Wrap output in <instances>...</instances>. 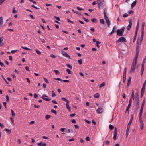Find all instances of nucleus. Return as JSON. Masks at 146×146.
<instances>
[{
  "label": "nucleus",
  "instance_id": "nucleus-1",
  "mask_svg": "<svg viewBox=\"0 0 146 146\" xmlns=\"http://www.w3.org/2000/svg\"><path fill=\"white\" fill-rule=\"evenodd\" d=\"M125 28L123 27L120 29H117V35L119 36H123V33L124 31Z\"/></svg>",
  "mask_w": 146,
  "mask_h": 146
},
{
  "label": "nucleus",
  "instance_id": "nucleus-2",
  "mask_svg": "<svg viewBox=\"0 0 146 146\" xmlns=\"http://www.w3.org/2000/svg\"><path fill=\"white\" fill-rule=\"evenodd\" d=\"M104 18L105 19V20L106 21V23L107 24V25L108 27H109L110 25V21L109 19H108V17H107L106 14V9H104Z\"/></svg>",
  "mask_w": 146,
  "mask_h": 146
},
{
  "label": "nucleus",
  "instance_id": "nucleus-3",
  "mask_svg": "<svg viewBox=\"0 0 146 146\" xmlns=\"http://www.w3.org/2000/svg\"><path fill=\"white\" fill-rule=\"evenodd\" d=\"M133 117V115H131L130 120L129 121V123H128V124L127 125V129L126 130H129V128L130 127V125L132 122Z\"/></svg>",
  "mask_w": 146,
  "mask_h": 146
},
{
  "label": "nucleus",
  "instance_id": "nucleus-4",
  "mask_svg": "<svg viewBox=\"0 0 146 146\" xmlns=\"http://www.w3.org/2000/svg\"><path fill=\"white\" fill-rule=\"evenodd\" d=\"M127 42L125 38L123 37H120L117 41L116 42Z\"/></svg>",
  "mask_w": 146,
  "mask_h": 146
},
{
  "label": "nucleus",
  "instance_id": "nucleus-5",
  "mask_svg": "<svg viewBox=\"0 0 146 146\" xmlns=\"http://www.w3.org/2000/svg\"><path fill=\"white\" fill-rule=\"evenodd\" d=\"M136 64L132 63L131 67L130 70V72L133 73L134 72L136 68Z\"/></svg>",
  "mask_w": 146,
  "mask_h": 146
},
{
  "label": "nucleus",
  "instance_id": "nucleus-6",
  "mask_svg": "<svg viewBox=\"0 0 146 146\" xmlns=\"http://www.w3.org/2000/svg\"><path fill=\"white\" fill-rule=\"evenodd\" d=\"M48 96L46 94H43L41 97V98L43 99L46 101H49L51 100V99L48 98Z\"/></svg>",
  "mask_w": 146,
  "mask_h": 146
},
{
  "label": "nucleus",
  "instance_id": "nucleus-7",
  "mask_svg": "<svg viewBox=\"0 0 146 146\" xmlns=\"http://www.w3.org/2000/svg\"><path fill=\"white\" fill-rule=\"evenodd\" d=\"M61 53L63 56L68 58L69 59H70V56L65 51H62Z\"/></svg>",
  "mask_w": 146,
  "mask_h": 146
},
{
  "label": "nucleus",
  "instance_id": "nucleus-8",
  "mask_svg": "<svg viewBox=\"0 0 146 146\" xmlns=\"http://www.w3.org/2000/svg\"><path fill=\"white\" fill-rule=\"evenodd\" d=\"M132 25V20H129V25L127 26V30H129L131 28Z\"/></svg>",
  "mask_w": 146,
  "mask_h": 146
},
{
  "label": "nucleus",
  "instance_id": "nucleus-9",
  "mask_svg": "<svg viewBox=\"0 0 146 146\" xmlns=\"http://www.w3.org/2000/svg\"><path fill=\"white\" fill-rule=\"evenodd\" d=\"M138 54H137V53H136L135 57L132 63V64H136V61H137V58L138 57Z\"/></svg>",
  "mask_w": 146,
  "mask_h": 146
},
{
  "label": "nucleus",
  "instance_id": "nucleus-10",
  "mask_svg": "<svg viewBox=\"0 0 146 146\" xmlns=\"http://www.w3.org/2000/svg\"><path fill=\"white\" fill-rule=\"evenodd\" d=\"M103 111V110L102 108H98L96 110L97 113L98 114L101 113Z\"/></svg>",
  "mask_w": 146,
  "mask_h": 146
},
{
  "label": "nucleus",
  "instance_id": "nucleus-11",
  "mask_svg": "<svg viewBox=\"0 0 146 146\" xmlns=\"http://www.w3.org/2000/svg\"><path fill=\"white\" fill-rule=\"evenodd\" d=\"M69 101L67 102H66V108L68 109L69 111H70V107L69 106Z\"/></svg>",
  "mask_w": 146,
  "mask_h": 146
},
{
  "label": "nucleus",
  "instance_id": "nucleus-12",
  "mask_svg": "<svg viewBox=\"0 0 146 146\" xmlns=\"http://www.w3.org/2000/svg\"><path fill=\"white\" fill-rule=\"evenodd\" d=\"M146 85V79L145 80L143 83V85L142 88L141 90H142V91H145V85Z\"/></svg>",
  "mask_w": 146,
  "mask_h": 146
},
{
  "label": "nucleus",
  "instance_id": "nucleus-13",
  "mask_svg": "<svg viewBox=\"0 0 146 146\" xmlns=\"http://www.w3.org/2000/svg\"><path fill=\"white\" fill-rule=\"evenodd\" d=\"M136 3V1L135 0L134 1H133L131 4V8L132 9L134 6H135Z\"/></svg>",
  "mask_w": 146,
  "mask_h": 146
},
{
  "label": "nucleus",
  "instance_id": "nucleus-14",
  "mask_svg": "<svg viewBox=\"0 0 146 146\" xmlns=\"http://www.w3.org/2000/svg\"><path fill=\"white\" fill-rule=\"evenodd\" d=\"M72 11L73 12H74L75 13H76L78 14L79 16H82V15H81V13H79L78 11H75L74 9H72Z\"/></svg>",
  "mask_w": 146,
  "mask_h": 146
},
{
  "label": "nucleus",
  "instance_id": "nucleus-15",
  "mask_svg": "<svg viewBox=\"0 0 146 146\" xmlns=\"http://www.w3.org/2000/svg\"><path fill=\"white\" fill-rule=\"evenodd\" d=\"M105 85V83L104 82L102 83L99 86V88H101L102 87L104 86Z\"/></svg>",
  "mask_w": 146,
  "mask_h": 146
},
{
  "label": "nucleus",
  "instance_id": "nucleus-16",
  "mask_svg": "<svg viewBox=\"0 0 146 146\" xmlns=\"http://www.w3.org/2000/svg\"><path fill=\"white\" fill-rule=\"evenodd\" d=\"M3 23V19L2 17H0V27Z\"/></svg>",
  "mask_w": 146,
  "mask_h": 146
},
{
  "label": "nucleus",
  "instance_id": "nucleus-17",
  "mask_svg": "<svg viewBox=\"0 0 146 146\" xmlns=\"http://www.w3.org/2000/svg\"><path fill=\"white\" fill-rule=\"evenodd\" d=\"M145 22H143L142 23V27H141V31H144V27L145 25Z\"/></svg>",
  "mask_w": 146,
  "mask_h": 146
},
{
  "label": "nucleus",
  "instance_id": "nucleus-18",
  "mask_svg": "<svg viewBox=\"0 0 146 146\" xmlns=\"http://www.w3.org/2000/svg\"><path fill=\"white\" fill-rule=\"evenodd\" d=\"M134 92V90H132L131 94V98H132L133 100H134L135 98Z\"/></svg>",
  "mask_w": 146,
  "mask_h": 146
},
{
  "label": "nucleus",
  "instance_id": "nucleus-19",
  "mask_svg": "<svg viewBox=\"0 0 146 146\" xmlns=\"http://www.w3.org/2000/svg\"><path fill=\"white\" fill-rule=\"evenodd\" d=\"M100 23L102 24H104L105 23V22L103 19H100Z\"/></svg>",
  "mask_w": 146,
  "mask_h": 146
},
{
  "label": "nucleus",
  "instance_id": "nucleus-20",
  "mask_svg": "<svg viewBox=\"0 0 146 146\" xmlns=\"http://www.w3.org/2000/svg\"><path fill=\"white\" fill-rule=\"evenodd\" d=\"M144 36V31H141V39L142 40Z\"/></svg>",
  "mask_w": 146,
  "mask_h": 146
},
{
  "label": "nucleus",
  "instance_id": "nucleus-21",
  "mask_svg": "<svg viewBox=\"0 0 146 146\" xmlns=\"http://www.w3.org/2000/svg\"><path fill=\"white\" fill-rule=\"evenodd\" d=\"M51 115H46L45 118L46 119L48 120L51 117Z\"/></svg>",
  "mask_w": 146,
  "mask_h": 146
},
{
  "label": "nucleus",
  "instance_id": "nucleus-22",
  "mask_svg": "<svg viewBox=\"0 0 146 146\" xmlns=\"http://www.w3.org/2000/svg\"><path fill=\"white\" fill-rule=\"evenodd\" d=\"M145 103V101H144V100H143V101L142 104H141V109L143 110V106H144V105Z\"/></svg>",
  "mask_w": 146,
  "mask_h": 146
},
{
  "label": "nucleus",
  "instance_id": "nucleus-23",
  "mask_svg": "<svg viewBox=\"0 0 146 146\" xmlns=\"http://www.w3.org/2000/svg\"><path fill=\"white\" fill-rule=\"evenodd\" d=\"M15 7H13V8L12 13L13 14L17 13V11L15 10Z\"/></svg>",
  "mask_w": 146,
  "mask_h": 146
},
{
  "label": "nucleus",
  "instance_id": "nucleus-24",
  "mask_svg": "<svg viewBox=\"0 0 146 146\" xmlns=\"http://www.w3.org/2000/svg\"><path fill=\"white\" fill-rule=\"evenodd\" d=\"M91 20L92 22L94 23H96L97 21V19L96 18L92 19H91Z\"/></svg>",
  "mask_w": 146,
  "mask_h": 146
},
{
  "label": "nucleus",
  "instance_id": "nucleus-25",
  "mask_svg": "<svg viewBox=\"0 0 146 146\" xmlns=\"http://www.w3.org/2000/svg\"><path fill=\"white\" fill-rule=\"evenodd\" d=\"M96 42V46L98 48H99L100 47V46L98 45V44H100V42L98 41H97Z\"/></svg>",
  "mask_w": 146,
  "mask_h": 146
},
{
  "label": "nucleus",
  "instance_id": "nucleus-26",
  "mask_svg": "<svg viewBox=\"0 0 146 146\" xmlns=\"http://www.w3.org/2000/svg\"><path fill=\"white\" fill-rule=\"evenodd\" d=\"M143 110L141 109L139 113V117H141L143 113Z\"/></svg>",
  "mask_w": 146,
  "mask_h": 146
},
{
  "label": "nucleus",
  "instance_id": "nucleus-27",
  "mask_svg": "<svg viewBox=\"0 0 146 146\" xmlns=\"http://www.w3.org/2000/svg\"><path fill=\"white\" fill-rule=\"evenodd\" d=\"M136 53H137V54H138L139 52V46L137 45L136 46Z\"/></svg>",
  "mask_w": 146,
  "mask_h": 146
},
{
  "label": "nucleus",
  "instance_id": "nucleus-28",
  "mask_svg": "<svg viewBox=\"0 0 146 146\" xmlns=\"http://www.w3.org/2000/svg\"><path fill=\"white\" fill-rule=\"evenodd\" d=\"M51 112L54 113L55 115H57V112L56 110H51Z\"/></svg>",
  "mask_w": 146,
  "mask_h": 146
},
{
  "label": "nucleus",
  "instance_id": "nucleus-29",
  "mask_svg": "<svg viewBox=\"0 0 146 146\" xmlns=\"http://www.w3.org/2000/svg\"><path fill=\"white\" fill-rule=\"evenodd\" d=\"M4 130H5L9 134H10L11 133V131L10 129H8L7 128H5Z\"/></svg>",
  "mask_w": 146,
  "mask_h": 146
},
{
  "label": "nucleus",
  "instance_id": "nucleus-30",
  "mask_svg": "<svg viewBox=\"0 0 146 146\" xmlns=\"http://www.w3.org/2000/svg\"><path fill=\"white\" fill-rule=\"evenodd\" d=\"M2 78L4 79L5 82H6L7 84H9V82L7 81L6 79L4 78L3 76V75H1Z\"/></svg>",
  "mask_w": 146,
  "mask_h": 146
},
{
  "label": "nucleus",
  "instance_id": "nucleus-31",
  "mask_svg": "<svg viewBox=\"0 0 146 146\" xmlns=\"http://www.w3.org/2000/svg\"><path fill=\"white\" fill-rule=\"evenodd\" d=\"M43 79H44V81H45V82L47 83H49V82L48 81V80L47 79H46V78H45L44 77H43Z\"/></svg>",
  "mask_w": 146,
  "mask_h": 146
},
{
  "label": "nucleus",
  "instance_id": "nucleus-32",
  "mask_svg": "<svg viewBox=\"0 0 146 146\" xmlns=\"http://www.w3.org/2000/svg\"><path fill=\"white\" fill-rule=\"evenodd\" d=\"M109 128L110 130H112L114 128V127L111 125L110 124L109 125Z\"/></svg>",
  "mask_w": 146,
  "mask_h": 146
},
{
  "label": "nucleus",
  "instance_id": "nucleus-33",
  "mask_svg": "<svg viewBox=\"0 0 146 146\" xmlns=\"http://www.w3.org/2000/svg\"><path fill=\"white\" fill-rule=\"evenodd\" d=\"M67 131L68 133H73V131L72 129H68Z\"/></svg>",
  "mask_w": 146,
  "mask_h": 146
},
{
  "label": "nucleus",
  "instance_id": "nucleus-34",
  "mask_svg": "<svg viewBox=\"0 0 146 146\" xmlns=\"http://www.w3.org/2000/svg\"><path fill=\"white\" fill-rule=\"evenodd\" d=\"M131 106V104H128V106L127 108V109H126V111H125V113H126L127 111H128L129 109V108H130V106Z\"/></svg>",
  "mask_w": 146,
  "mask_h": 146
},
{
  "label": "nucleus",
  "instance_id": "nucleus-35",
  "mask_svg": "<svg viewBox=\"0 0 146 146\" xmlns=\"http://www.w3.org/2000/svg\"><path fill=\"white\" fill-rule=\"evenodd\" d=\"M78 63L80 64H81L82 63V60L81 59L78 60Z\"/></svg>",
  "mask_w": 146,
  "mask_h": 146
},
{
  "label": "nucleus",
  "instance_id": "nucleus-36",
  "mask_svg": "<svg viewBox=\"0 0 146 146\" xmlns=\"http://www.w3.org/2000/svg\"><path fill=\"white\" fill-rule=\"evenodd\" d=\"M52 97H55L56 96V95L53 91H52Z\"/></svg>",
  "mask_w": 146,
  "mask_h": 146
},
{
  "label": "nucleus",
  "instance_id": "nucleus-37",
  "mask_svg": "<svg viewBox=\"0 0 146 146\" xmlns=\"http://www.w3.org/2000/svg\"><path fill=\"white\" fill-rule=\"evenodd\" d=\"M61 99L62 100L65 101L66 102H68V101L66 98H64V97H63V98H62Z\"/></svg>",
  "mask_w": 146,
  "mask_h": 146
},
{
  "label": "nucleus",
  "instance_id": "nucleus-38",
  "mask_svg": "<svg viewBox=\"0 0 146 146\" xmlns=\"http://www.w3.org/2000/svg\"><path fill=\"white\" fill-rule=\"evenodd\" d=\"M66 66L68 68L71 69H72V66L68 64H66Z\"/></svg>",
  "mask_w": 146,
  "mask_h": 146
},
{
  "label": "nucleus",
  "instance_id": "nucleus-39",
  "mask_svg": "<svg viewBox=\"0 0 146 146\" xmlns=\"http://www.w3.org/2000/svg\"><path fill=\"white\" fill-rule=\"evenodd\" d=\"M99 96V95L98 93H96L94 94V97L96 98H98Z\"/></svg>",
  "mask_w": 146,
  "mask_h": 146
},
{
  "label": "nucleus",
  "instance_id": "nucleus-40",
  "mask_svg": "<svg viewBox=\"0 0 146 146\" xmlns=\"http://www.w3.org/2000/svg\"><path fill=\"white\" fill-rule=\"evenodd\" d=\"M35 51L36 53L38 55H40L41 54V52L39 51L38 50L36 49L35 50Z\"/></svg>",
  "mask_w": 146,
  "mask_h": 146
},
{
  "label": "nucleus",
  "instance_id": "nucleus-41",
  "mask_svg": "<svg viewBox=\"0 0 146 146\" xmlns=\"http://www.w3.org/2000/svg\"><path fill=\"white\" fill-rule=\"evenodd\" d=\"M129 130H126V138H127L128 137V135L129 133Z\"/></svg>",
  "mask_w": 146,
  "mask_h": 146
},
{
  "label": "nucleus",
  "instance_id": "nucleus-42",
  "mask_svg": "<svg viewBox=\"0 0 146 146\" xmlns=\"http://www.w3.org/2000/svg\"><path fill=\"white\" fill-rule=\"evenodd\" d=\"M139 98L138 99H135V101L136 102V104H139Z\"/></svg>",
  "mask_w": 146,
  "mask_h": 146
},
{
  "label": "nucleus",
  "instance_id": "nucleus-43",
  "mask_svg": "<svg viewBox=\"0 0 146 146\" xmlns=\"http://www.w3.org/2000/svg\"><path fill=\"white\" fill-rule=\"evenodd\" d=\"M144 92V91H142V90H141V97H143Z\"/></svg>",
  "mask_w": 146,
  "mask_h": 146
},
{
  "label": "nucleus",
  "instance_id": "nucleus-44",
  "mask_svg": "<svg viewBox=\"0 0 146 146\" xmlns=\"http://www.w3.org/2000/svg\"><path fill=\"white\" fill-rule=\"evenodd\" d=\"M53 79L55 80H57L60 81H62V80L61 79H60V78H54Z\"/></svg>",
  "mask_w": 146,
  "mask_h": 146
},
{
  "label": "nucleus",
  "instance_id": "nucleus-45",
  "mask_svg": "<svg viewBox=\"0 0 146 146\" xmlns=\"http://www.w3.org/2000/svg\"><path fill=\"white\" fill-rule=\"evenodd\" d=\"M144 124L143 123H141L140 124V128L141 130H142L143 128Z\"/></svg>",
  "mask_w": 146,
  "mask_h": 146
},
{
  "label": "nucleus",
  "instance_id": "nucleus-46",
  "mask_svg": "<svg viewBox=\"0 0 146 146\" xmlns=\"http://www.w3.org/2000/svg\"><path fill=\"white\" fill-rule=\"evenodd\" d=\"M11 112L12 115V117H14L15 116V114L14 113V112L13 111V110H11Z\"/></svg>",
  "mask_w": 146,
  "mask_h": 146
},
{
  "label": "nucleus",
  "instance_id": "nucleus-47",
  "mask_svg": "<svg viewBox=\"0 0 146 146\" xmlns=\"http://www.w3.org/2000/svg\"><path fill=\"white\" fill-rule=\"evenodd\" d=\"M21 47L22 48L26 50H31L30 49L27 48L26 47L21 46Z\"/></svg>",
  "mask_w": 146,
  "mask_h": 146
},
{
  "label": "nucleus",
  "instance_id": "nucleus-48",
  "mask_svg": "<svg viewBox=\"0 0 146 146\" xmlns=\"http://www.w3.org/2000/svg\"><path fill=\"white\" fill-rule=\"evenodd\" d=\"M17 50H12L11 51V52L12 54H14V53H15Z\"/></svg>",
  "mask_w": 146,
  "mask_h": 146
},
{
  "label": "nucleus",
  "instance_id": "nucleus-49",
  "mask_svg": "<svg viewBox=\"0 0 146 146\" xmlns=\"http://www.w3.org/2000/svg\"><path fill=\"white\" fill-rule=\"evenodd\" d=\"M116 31V30H113V29L111 31L109 34V36H110L114 32Z\"/></svg>",
  "mask_w": 146,
  "mask_h": 146
},
{
  "label": "nucleus",
  "instance_id": "nucleus-50",
  "mask_svg": "<svg viewBox=\"0 0 146 146\" xmlns=\"http://www.w3.org/2000/svg\"><path fill=\"white\" fill-rule=\"evenodd\" d=\"M54 71L55 72L56 75H57L59 73V72L58 70H54Z\"/></svg>",
  "mask_w": 146,
  "mask_h": 146
},
{
  "label": "nucleus",
  "instance_id": "nucleus-51",
  "mask_svg": "<svg viewBox=\"0 0 146 146\" xmlns=\"http://www.w3.org/2000/svg\"><path fill=\"white\" fill-rule=\"evenodd\" d=\"M128 15L126 13H125V14H123V17L125 18L127 17L128 16Z\"/></svg>",
  "mask_w": 146,
  "mask_h": 146
},
{
  "label": "nucleus",
  "instance_id": "nucleus-52",
  "mask_svg": "<svg viewBox=\"0 0 146 146\" xmlns=\"http://www.w3.org/2000/svg\"><path fill=\"white\" fill-rule=\"evenodd\" d=\"M114 134V136H113V139L114 140H116L117 139V137H116V136H117V134Z\"/></svg>",
  "mask_w": 146,
  "mask_h": 146
},
{
  "label": "nucleus",
  "instance_id": "nucleus-53",
  "mask_svg": "<svg viewBox=\"0 0 146 146\" xmlns=\"http://www.w3.org/2000/svg\"><path fill=\"white\" fill-rule=\"evenodd\" d=\"M135 96H136V99L139 98L138 92L136 93L135 94Z\"/></svg>",
  "mask_w": 146,
  "mask_h": 146
},
{
  "label": "nucleus",
  "instance_id": "nucleus-54",
  "mask_svg": "<svg viewBox=\"0 0 146 146\" xmlns=\"http://www.w3.org/2000/svg\"><path fill=\"white\" fill-rule=\"evenodd\" d=\"M6 102H7L9 100V97L8 96V95H7L6 96Z\"/></svg>",
  "mask_w": 146,
  "mask_h": 146
},
{
  "label": "nucleus",
  "instance_id": "nucleus-55",
  "mask_svg": "<svg viewBox=\"0 0 146 146\" xmlns=\"http://www.w3.org/2000/svg\"><path fill=\"white\" fill-rule=\"evenodd\" d=\"M66 20H67V21L68 22H69V23H70L72 24H73L74 23V22H73L72 21L70 20L69 19H66Z\"/></svg>",
  "mask_w": 146,
  "mask_h": 146
},
{
  "label": "nucleus",
  "instance_id": "nucleus-56",
  "mask_svg": "<svg viewBox=\"0 0 146 146\" xmlns=\"http://www.w3.org/2000/svg\"><path fill=\"white\" fill-rule=\"evenodd\" d=\"M31 6L32 7H33V8H36V9H39V8H38V7H37L35 6L33 4H32L31 5Z\"/></svg>",
  "mask_w": 146,
  "mask_h": 146
},
{
  "label": "nucleus",
  "instance_id": "nucleus-57",
  "mask_svg": "<svg viewBox=\"0 0 146 146\" xmlns=\"http://www.w3.org/2000/svg\"><path fill=\"white\" fill-rule=\"evenodd\" d=\"M66 71L68 72V74H71L72 73L70 71V70L68 69H67L66 70Z\"/></svg>",
  "mask_w": 146,
  "mask_h": 146
},
{
  "label": "nucleus",
  "instance_id": "nucleus-58",
  "mask_svg": "<svg viewBox=\"0 0 146 146\" xmlns=\"http://www.w3.org/2000/svg\"><path fill=\"white\" fill-rule=\"evenodd\" d=\"M139 107V104H136L135 109V110H137Z\"/></svg>",
  "mask_w": 146,
  "mask_h": 146
},
{
  "label": "nucleus",
  "instance_id": "nucleus-59",
  "mask_svg": "<svg viewBox=\"0 0 146 146\" xmlns=\"http://www.w3.org/2000/svg\"><path fill=\"white\" fill-rule=\"evenodd\" d=\"M54 17L55 19H56L57 21H60V18H59L58 17H56V16H54Z\"/></svg>",
  "mask_w": 146,
  "mask_h": 146
},
{
  "label": "nucleus",
  "instance_id": "nucleus-60",
  "mask_svg": "<svg viewBox=\"0 0 146 146\" xmlns=\"http://www.w3.org/2000/svg\"><path fill=\"white\" fill-rule=\"evenodd\" d=\"M70 121L72 123H76V120L74 119H73L72 120H71Z\"/></svg>",
  "mask_w": 146,
  "mask_h": 146
},
{
  "label": "nucleus",
  "instance_id": "nucleus-61",
  "mask_svg": "<svg viewBox=\"0 0 146 146\" xmlns=\"http://www.w3.org/2000/svg\"><path fill=\"white\" fill-rule=\"evenodd\" d=\"M131 77H129L128 80L127 81V83L129 84H130V82H131Z\"/></svg>",
  "mask_w": 146,
  "mask_h": 146
},
{
  "label": "nucleus",
  "instance_id": "nucleus-62",
  "mask_svg": "<svg viewBox=\"0 0 146 146\" xmlns=\"http://www.w3.org/2000/svg\"><path fill=\"white\" fill-rule=\"evenodd\" d=\"M84 20V21H86V22H89V20L88 19H86L84 17H83L82 18Z\"/></svg>",
  "mask_w": 146,
  "mask_h": 146
},
{
  "label": "nucleus",
  "instance_id": "nucleus-63",
  "mask_svg": "<svg viewBox=\"0 0 146 146\" xmlns=\"http://www.w3.org/2000/svg\"><path fill=\"white\" fill-rule=\"evenodd\" d=\"M139 121L141 123H143V121L142 120L141 117H139Z\"/></svg>",
  "mask_w": 146,
  "mask_h": 146
},
{
  "label": "nucleus",
  "instance_id": "nucleus-64",
  "mask_svg": "<svg viewBox=\"0 0 146 146\" xmlns=\"http://www.w3.org/2000/svg\"><path fill=\"white\" fill-rule=\"evenodd\" d=\"M117 128L115 127L114 129L113 134H117Z\"/></svg>",
  "mask_w": 146,
  "mask_h": 146
}]
</instances>
